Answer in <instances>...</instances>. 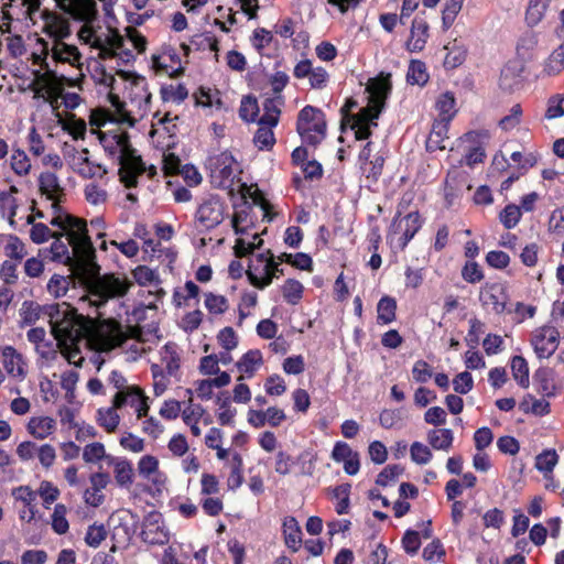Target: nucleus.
<instances>
[{"label":"nucleus","mask_w":564,"mask_h":564,"mask_svg":"<svg viewBox=\"0 0 564 564\" xmlns=\"http://www.w3.org/2000/svg\"><path fill=\"white\" fill-rule=\"evenodd\" d=\"M1 362L7 373L19 381L26 377V364L20 352L12 346L0 347Z\"/></svg>","instance_id":"6ab92c4d"},{"label":"nucleus","mask_w":564,"mask_h":564,"mask_svg":"<svg viewBox=\"0 0 564 564\" xmlns=\"http://www.w3.org/2000/svg\"><path fill=\"white\" fill-rule=\"evenodd\" d=\"M44 53L46 55H51L52 59L56 63H67L72 66H79L82 54L75 45H70L61 42H52L51 47H48V43H44Z\"/></svg>","instance_id":"412c9836"},{"label":"nucleus","mask_w":564,"mask_h":564,"mask_svg":"<svg viewBox=\"0 0 564 564\" xmlns=\"http://www.w3.org/2000/svg\"><path fill=\"white\" fill-rule=\"evenodd\" d=\"M110 457L106 453L105 445L100 442L89 443L83 448V459L87 464H97L105 458L109 460Z\"/></svg>","instance_id":"e433bc0d"},{"label":"nucleus","mask_w":564,"mask_h":564,"mask_svg":"<svg viewBox=\"0 0 564 564\" xmlns=\"http://www.w3.org/2000/svg\"><path fill=\"white\" fill-rule=\"evenodd\" d=\"M28 432L36 440H44L56 430V421L46 415L33 416L26 425Z\"/></svg>","instance_id":"cd10ccee"},{"label":"nucleus","mask_w":564,"mask_h":564,"mask_svg":"<svg viewBox=\"0 0 564 564\" xmlns=\"http://www.w3.org/2000/svg\"><path fill=\"white\" fill-rule=\"evenodd\" d=\"M259 112L256 98L247 96L241 100L239 116L245 121H254Z\"/></svg>","instance_id":"0e129e2a"},{"label":"nucleus","mask_w":564,"mask_h":564,"mask_svg":"<svg viewBox=\"0 0 564 564\" xmlns=\"http://www.w3.org/2000/svg\"><path fill=\"white\" fill-rule=\"evenodd\" d=\"M210 180L216 187H230L237 171L235 158L229 152H221L209 160Z\"/></svg>","instance_id":"ddd939ff"},{"label":"nucleus","mask_w":564,"mask_h":564,"mask_svg":"<svg viewBox=\"0 0 564 564\" xmlns=\"http://www.w3.org/2000/svg\"><path fill=\"white\" fill-rule=\"evenodd\" d=\"M132 275L140 285H152L158 284L159 282V276L156 272L145 265L137 267L132 271Z\"/></svg>","instance_id":"680f3d73"},{"label":"nucleus","mask_w":564,"mask_h":564,"mask_svg":"<svg viewBox=\"0 0 564 564\" xmlns=\"http://www.w3.org/2000/svg\"><path fill=\"white\" fill-rule=\"evenodd\" d=\"M107 538V530L104 524H91L85 534V543L90 547H98Z\"/></svg>","instance_id":"13d9d810"},{"label":"nucleus","mask_w":564,"mask_h":564,"mask_svg":"<svg viewBox=\"0 0 564 564\" xmlns=\"http://www.w3.org/2000/svg\"><path fill=\"white\" fill-rule=\"evenodd\" d=\"M117 392L115 393L112 401L115 402V406H118L120 410L123 408H131L137 416V420H142L147 416L150 405L149 398L145 395L144 391L138 386H118Z\"/></svg>","instance_id":"9b49d317"},{"label":"nucleus","mask_w":564,"mask_h":564,"mask_svg":"<svg viewBox=\"0 0 564 564\" xmlns=\"http://www.w3.org/2000/svg\"><path fill=\"white\" fill-rule=\"evenodd\" d=\"M262 364L263 358L260 350H249L246 352L236 364L240 372L237 381H242L245 378H252Z\"/></svg>","instance_id":"bb28decb"},{"label":"nucleus","mask_w":564,"mask_h":564,"mask_svg":"<svg viewBox=\"0 0 564 564\" xmlns=\"http://www.w3.org/2000/svg\"><path fill=\"white\" fill-rule=\"evenodd\" d=\"M246 273L253 286L264 289L272 283L273 278L282 275L283 270L279 268V262L274 261L271 251L267 250L251 260Z\"/></svg>","instance_id":"1a4fd4ad"},{"label":"nucleus","mask_w":564,"mask_h":564,"mask_svg":"<svg viewBox=\"0 0 564 564\" xmlns=\"http://www.w3.org/2000/svg\"><path fill=\"white\" fill-rule=\"evenodd\" d=\"M86 343L98 351H110L126 343L127 339H140L142 330L138 326L123 327L115 318H90Z\"/></svg>","instance_id":"423d86ee"},{"label":"nucleus","mask_w":564,"mask_h":564,"mask_svg":"<svg viewBox=\"0 0 564 564\" xmlns=\"http://www.w3.org/2000/svg\"><path fill=\"white\" fill-rule=\"evenodd\" d=\"M445 48L448 50L444 59V65L446 67L455 68L463 64L467 55V51L463 45L454 41L451 46H445Z\"/></svg>","instance_id":"a18cd8bd"},{"label":"nucleus","mask_w":564,"mask_h":564,"mask_svg":"<svg viewBox=\"0 0 564 564\" xmlns=\"http://www.w3.org/2000/svg\"><path fill=\"white\" fill-rule=\"evenodd\" d=\"M196 104L203 107H215L220 109L223 106V101L219 96L218 90H213L210 88L200 87L198 91L195 94Z\"/></svg>","instance_id":"a19ab883"},{"label":"nucleus","mask_w":564,"mask_h":564,"mask_svg":"<svg viewBox=\"0 0 564 564\" xmlns=\"http://www.w3.org/2000/svg\"><path fill=\"white\" fill-rule=\"evenodd\" d=\"M40 90L45 91L50 98H56L63 89V84L53 72H45L37 78Z\"/></svg>","instance_id":"c9c22d12"},{"label":"nucleus","mask_w":564,"mask_h":564,"mask_svg":"<svg viewBox=\"0 0 564 564\" xmlns=\"http://www.w3.org/2000/svg\"><path fill=\"white\" fill-rule=\"evenodd\" d=\"M397 303L389 296L382 297L378 303V321L382 324H389L395 318Z\"/></svg>","instance_id":"c03bdc74"},{"label":"nucleus","mask_w":564,"mask_h":564,"mask_svg":"<svg viewBox=\"0 0 564 564\" xmlns=\"http://www.w3.org/2000/svg\"><path fill=\"white\" fill-rule=\"evenodd\" d=\"M558 463V455L554 449H546L535 457V468L544 476L552 474Z\"/></svg>","instance_id":"58836bf2"},{"label":"nucleus","mask_w":564,"mask_h":564,"mask_svg":"<svg viewBox=\"0 0 564 564\" xmlns=\"http://www.w3.org/2000/svg\"><path fill=\"white\" fill-rule=\"evenodd\" d=\"M302 293L303 285L296 280L289 279L282 285L283 297L289 304H296L301 300Z\"/></svg>","instance_id":"603ef678"},{"label":"nucleus","mask_w":564,"mask_h":564,"mask_svg":"<svg viewBox=\"0 0 564 564\" xmlns=\"http://www.w3.org/2000/svg\"><path fill=\"white\" fill-rule=\"evenodd\" d=\"M141 536L144 542L153 545H162L169 541L170 533L162 514L150 513L144 519Z\"/></svg>","instance_id":"f3484780"},{"label":"nucleus","mask_w":564,"mask_h":564,"mask_svg":"<svg viewBox=\"0 0 564 564\" xmlns=\"http://www.w3.org/2000/svg\"><path fill=\"white\" fill-rule=\"evenodd\" d=\"M564 116V95H554L547 99L544 117L554 120Z\"/></svg>","instance_id":"4d7b16f0"},{"label":"nucleus","mask_w":564,"mask_h":564,"mask_svg":"<svg viewBox=\"0 0 564 564\" xmlns=\"http://www.w3.org/2000/svg\"><path fill=\"white\" fill-rule=\"evenodd\" d=\"M521 117L522 108L519 104H516L511 107L509 115L500 119L499 127L505 131H510L520 124Z\"/></svg>","instance_id":"69168bd1"},{"label":"nucleus","mask_w":564,"mask_h":564,"mask_svg":"<svg viewBox=\"0 0 564 564\" xmlns=\"http://www.w3.org/2000/svg\"><path fill=\"white\" fill-rule=\"evenodd\" d=\"M283 99L281 96L267 98L263 102V115L259 119V128L253 142L260 150L271 149L275 143L273 128L278 124Z\"/></svg>","instance_id":"6e6552de"},{"label":"nucleus","mask_w":564,"mask_h":564,"mask_svg":"<svg viewBox=\"0 0 564 564\" xmlns=\"http://www.w3.org/2000/svg\"><path fill=\"white\" fill-rule=\"evenodd\" d=\"M523 64L521 61H510L501 70L500 86L512 90L519 86L522 79Z\"/></svg>","instance_id":"c85d7f7f"},{"label":"nucleus","mask_w":564,"mask_h":564,"mask_svg":"<svg viewBox=\"0 0 564 564\" xmlns=\"http://www.w3.org/2000/svg\"><path fill=\"white\" fill-rule=\"evenodd\" d=\"M521 216V208L514 204H509L500 213L499 219L507 229H511L518 225Z\"/></svg>","instance_id":"5fc2aeb1"},{"label":"nucleus","mask_w":564,"mask_h":564,"mask_svg":"<svg viewBox=\"0 0 564 564\" xmlns=\"http://www.w3.org/2000/svg\"><path fill=\"white\" fill-rule=\"evenodd\" d=\"M18 189L15 187H11L9 192L0 193V215L8 219L9 225L11 227L15 226V218L25 219L26 224H33L34 215H20V205L15 194Z\"/></svg>","instance_id":"a211bd4d"},{"label":"nucleus","mask_w":564,"mask_h":564,"mask_svg":"<svg viewBox=\"0 0 564 564\" xmlns=\"http://www.w3.org/2000/svg\"><path fill=\"white\" fill-rule=\"evenodd\" d=\"M243 482L242 475V459L240 455L236 454L232 458L231 471L227 479V486L231 490H236Z\"/></svg>","instance_id":"bf43d9fd"},{"label":"nucleus","mask_w":564,"mask_h":564,"mask_svg":"<svg viewBox=\"0 0 564 564\" xmlns=\"http://www.w3.org/2000/svg\"><path fill=\"white\" fill-rule=\"evenodd\" d=\"M109 464L113 466V476L118 486L129 488L133 484L132 464L124 458L110 457Z\"/></svg>","instance_id":"c756f323"},{"label":"nucleus","mask_w":564,"mask_h":564,"mask_svg":"<svg viewBox=\"0 0 564 564\" xmlns=\"http://www.w3.org/2000/svg\"><path fill=\"white\" fill-rule=\"evenodd\" d=\"M110 476L104 471H97L89 476V488L84 491V501L90 507H99L105 500L102 490L109 485Z\"/></svg>","instance_id":"4be33fe9"},{"label":"nucleus","mask_w":564,"mask_h":564,"mask_svg":"<svg viewBox=\"0 0 564 564\" xmlns=\"http://www.w3.org/2000/svg\"><path fill=\"white\" fill-rule=\"evenodd\" d=\"M224 219V207L221 203L210 197L203 202L196 212V221L202 229H213Z\"/></svg>","instance_id":"dca6fc26"},{"label":"nucleus","mask_w":564,"mask_h":564,"mask_svg":"<svg viewBox=\"0 0 564 564\" xmlns=\"http://www.w3.org/2000/svg\"><path fill=\"white\" fill-rule=\"evenodd\" d=\"M392 88L391 75L381 73L379 76L368 80L366 91L368 95L367 107L351 117L350 128L357 140H366L371 134V127H376L386 99Z\"/></svg>","instance_id":"39448f33"},{"label":"nucleus","mask_w":564,"mask_h":564,"mask_svg":"<svg viewBox=\"0 0 564 564\" xmlns=\"http://www.w3.org/2000/svg\"><path fill=\"white\" fill-rule=\"evenodd\" d=\"M118 406L112 401L110 406L100 408L97 411L96 421L107 433H115L120 424V415Z\"/></svg>","instance_id":"7c9ffc66"},{"label":"nucleus","mask_w":564,"mask_h":564,"mask_svg":"<svg viewBox=\"0 0 564 564\" xmlns=\"http://www.w3.org/2000/svg\"><path fill=\"white\" fill-rule=\"evenodd\" d=\"M108 120V115L101 110H95L90 115L89 123L93 127L91 132L96 133L106 150L110 153H118L120 164V181L126 187H134L137 178L141 175L145 167L140 155L135 154V150L131 147L129 134L124 131L115 133H104L96 128H100Z\"/></svg>","instance_id":"7ed1b4c3"},{"label":"nucleus","mask_w":564,"mask_h":564,"mask_svg":"<svg viewBox=\"0 0 564 564\" xmlns=\"http://www.w3.org/2000/svg\"><path fill=\"white\" fill-rule=\"evenodd\" d=\"M51 225L63 230L53 238L50 252L53 261L68 265L84 275H95L99 267L95 262V248L88 236L86 221L69 214L54 215Z\"/></svg>","instance_id":"f257e3e1"},{"label":"nucleus","mask_w":564,"mask_h":564,"mask_svg":"<svg viewBox=\"0 0 564 564\" xmlns=\"http://www.w3.org/2000/svg\"><path fill=\"white\" fill-rule=\"evenodd\" d=\"M546 8V0H531L525 13L528 24L536 25L543 19Z\"/></svg>","instance_id":"3c124183"},{"label":"nucleus","mask_w":564,"mask_h":564,"mask_svg":"<svg viewBox=\"0 0 564 564\" xmlns=\"http://www.w3.org/2000/svg\"><path fill=\"white\" fill-rule=\"evenodd\" d=\"M447 123L436 122L426 140V149L430 152L446 149Z\"/></svg>","instance_id":"72a5a7b5"},{"label":"nucleus","mask_w":564,"mask_h":564,"mask_svg":"<svg viewBox=\"0 0 564 564\" xmlns=\"http://www.w3.org/2000/svg\"><path fill=\"white\" fill-rule=\"evenodd\" d=\"M511 371L516 381L523 388L529 386V367L525 359L514 356L511 360Z\"/></svg>","instance_id":"49530a36"},{"label":"nucleus","mask_w":564,"mask_h":564,"mask_svg":"<svg viewBox=\"0 0 564 564\" xmlns=\"http://www.w3.org/2000/svg\"><path fill=\"white\" fill-rule=\"evenodd\" d=\"M283 534L285 544L293 551H297L302 543V531L295 518L288 517L284 519Z\"/></svg>","instance_id":"473e14b6"},{"label":"nucleus","mask_w":564,"mask_h":564,"mask_svg":"<svg viewBox=\"0 0 564 564\" xmlns=\"http://www.w3.org/2000/svg\"><path fill=\"white\" fill-rule=\"evenodd\" d=\"M455 104V98L451 93H444L437 98L435 107L441 118L438 122L448 123L456 112Z\"/></svg>","instance_id":"f704fd0d"},{"label":"nucleus","mask_w":564,"mask_h":564,"mask_svg":"<svg viewBox=\"0 0 564 564\" xmlns=\"http://www.w3.org/2000/svg\"><path fill=\"white\" fill-rule=\"evenodd\" d=\"M44 315L48 318L57 345L86 340L90 318L78 314L68 303L45 305Z\"/></svg>","instance_id":"20e7f679"},{"label":"nucleus","mask_w":564,"mask_h":564,"mask_svg":"<svg viewBox=\"0 0 564 564\" xmlns=\"http://www.w3.org/2000/svg\"><path fill=\"white\" fill-rule=\"evenodd\" d=\"M479 299L486 310L496 314H501L506 311L508 294L502 283H486L480 290Z\"/></svg>","instance_id":"2eb2a0df"},{"label":"nucleus","mask_w":564,"mask_h":564,"mask_svg":"<svg viewBox=\"0 0 564 564\" xmlns=\"http://www.w3.org/2000/svg\"><path fill=\"white\" fill-rule=\"evenodd\" d=\"M138 474L141 478L151 481L154 486H164L166 477L160 470L159 458L154 455H143L137 464Z\"/></svg>","instance_id":"5701e85b"},{"label":"nucleus","mask_w":564,"mask_h":564,"mask_svg":"<svg viewBox=\"0 0 564 564\" xmlns=\"http://www.w3.org/2000/svg\"><path fill=\"white\" fill-rule=\"evenodd\" d=\"M67 508L62 505L57 503L54 508L53 514H52V529L57 534H65L68 529L69 524L66 519Z\"/></svg>","instance_id":"8fccbe9b"},{"label":"nucleus","mask_w":564,"mask_h":564,"mask_svg":"<svg viewBox=\"0 0 564 564\" xmlns=\"http://www.w3.org/2000/svg\"><path fill=\"white\" fill-rule=\"evenodd\" d=\"M332 457L338 463H344V469L349 475H355L359 470V455L354 452L346 443L338 442L334 446Z\"/></svg>","instance_id":"a878e982"},{"label":"nucleus","mask_w":564,"mask_h":564,"mask_svg":"<svg viewBox=\"0 0 564 564\" xmlns=\"http://www.w3.org/2000/svg\"><path fill=\"white\" fill-rule=\"evenodd\" d=\"M131 281L121 274H104L95 278L88 285L87 300L91 305L100 307L111 299L124 296L131 288Z\"/></svg>","instance_id":"0eeeda50"},{"label":"nucleus","mask_w":564,"mask_h":564,"mask_svg":"<svg viewBox=\"0 0 564 564\" xmlns=\"http://www.w3.org/2000/svg\"><path fill=\"white\" fill-rule=\"evenodd\" d=\"M37 492L42 498L45 508H48L53 502H55L59 496V489L47 480H43L40 484Z\"/></svg>","instance_id":"052dcab7"},{"label":"nucleus","mask_w":564,"mask_h":564,"mask_svg":"<svg viewBox=\"0 0 564 564\" xmlns=\"http://www.w3.org/2000/svg\"><path fill=\"white\" fill-rule=\"evenodd\" d=\"M205 306L212 314H223L228 308V301L223 295L208 293L205 296Z\"/></svg>","instance_id":"774afa93"},{"label":"nucleus","mask_w":564,"mask_h":564,"mask_svg":"<svg viewBox=\"0 0 564 564\" xmlns=\"http://www.w3.org/2000/svg\"><path fill=\"white\" fill-rule=\"evenodd\" d=\"M430 25L423 18L416 17L413 19L409 39L405 42V47L411 53L421 52L429 40Z\"/></svg>","instance_id":"b1692460"},{"label":"nucleus","mask_w":564,"mask_h":564,"mask_svg":"<svg viewBox=\"0 0 564 564\" xmlns=\"http://www.w3.org/2000/svg\"><path fill=\"white\" fill-rule=\"evenodd\" d=\"M43 32L53 39V42H61L70 35V28L67 20L55 14H44Z\"/></svg>","instance_id":"393cba45"},{"label":"nucleus","mask_w":564,"mask_h":564,"mask_svg":"<svg viewBox=\"0 0 564 564\" xmlns=\"http://www.w3.org/2000/svg\"><path fill=\"white\" fill-rule=\"evenodd\" d=\"M4 252L9 258L15 260H22L26 254L23 241L17 236L12 235L7 236Z\"/></svg>","instance_id":"6e6d98bb"},{"label":"nucleus","mask_w":564,"mask_h":564,"mask_svg":"<svg viewBox=\"0 0 564 564\" xmlns=\"http://www.w3.org/2000/svg\"><path fill=\"white\" fill-rule=\"evenodd\" d=\"M403 471L404 468L401 465H389L378 475L376 482L386 487L394 482Z\"/></svg>","instance_id":"e2e57ef3"},{"label":"nucleus","mask_w":564,"mask_h":564,"mask_svg":"<svg viewBox=\"0 0 564 564\" xmlns=\"http://www.w3.org/2000/svg\"><path fill=\"white\" fill-rule=\"evenodd\" d=\"M218 409L216 412L217 420L221 425H231L234 423L237 410L231 406L228 398L217 400Z\"/></svg>","instance_id":"864d4df0"},{"label":"nucleus","mask_w":564,"mask_h":564,"mask_svg":"<svg viewBox=\"0 0 564 564\" xmlns=\"http://www.w3.org/2000/svg\"><path fill=\"white\" fill-rule=\"evenodd\" d=\"M464 0H447L445 2L443 12H442V24L444 30H448L459 11L462 10Z\"/></svg>","instance_id":"de8ad7c7"},{"label":"nucleus","mask_w":564,"mask_h":564,"mask_svg":"<svg viewBox=\"0 0 564 564\" xmlns=\"http://www.w3.org/2000/svg\"><path fill=\"white\" fill-rule=\"evenodd\" d=\"M188 96V90L182 84H171L162 87L161 97L165 102L181 104Z\"/></svg>","instance_id":"ea45409f"},{"label":"nucleus","mask_w":564,"mask_h":564,"mask_svg":"<svg viewBox=\"0 0 564 564\" xmlns=\"http://www.w3.org/2000/svg\"><path fill=\"white\" fill-rule=\"evenodd\" d=\"M62 129L68 132L75 140L84 139L86 134V122L83 119L76 118L74 115L59 119Z\"/></svg>","instance_id":"4c0bfd02"},{"label":"nucleus","mask_w":564,"mask_h":564,"mask_svg":"<svg viewBox=\"0 0 564 564\" xmlns=\"http://www.w3.org/2000/svg\"><path fill=\"white\" fill-rule=\"evenodd\" d=\"M406 78L412 85H424L429 80L425 64L420 61H412L409 66Z\"/></svg>","instance_id":"09e8293b"},{"label":"nucleus","mask_w":564,"mask_h":564,"mask_svg":"<svg viewBox=\"0 0 564 564\" xmlns=\"http://www.w3.org/2000/svg\"><path fill=\"white\" fill-rule=\"evenodd\" d=\"M326 123L321 110L306 106L297 118V132L310 144L319 143L325 137Z\"/></svg>","instance_id":"9d476101"},{"label":"nucleus","mask_w":564,"mask_h":564,"mask_svg":"<svg viewBox=\"0 0 564 564\" xmlns=\"http://www.w3.org/2000/svg\"><path fill=\"white\" fill-rule=\"evenodd\" d=\"M411 458L419 465H425L432 459L431 449L421 442H414L410 447Z\"/></svg>","instance_id":"338daca9"},{"label":"nucleus","mask_w":564,"mask_h":564,"mask_svg":"<svg viewBox=\"0 0 564 564\" xmlns=\"http://www.w3.org/2000/svg\"><path fill=\"white\" fill-rule=\"evenodd\" d=\"M39 187L42 195L52 202L54 215L65 214L61 209V203L65 197V189L58 176L53 172H42L39 176Z\"/></svg>","instance_id":"4468645a"},{"label":"nucleus","mask_w":564,"mask_h":564,"mask_svg":"<svg viewBox=\"0 0 564 564\" xmlns=\"http://www.w3.org/2000/svg\"><path fill=\"white\" fill-rule=\"evenodd\" d=\"M58 8L83 21L85 24L78 31V37L93 48L98 50L101 59L117 56V51L123 45V37L113 29L97 31L90 25L96 20L98 11L94 0H55Z\"/></svg>","instance_id":"f03ea898"},{"label":"nucleus","mask_w":564,"mask_h":564,"mask_svg":"<svg viewBox=\"0 0 564 564\" xmlns=\"http://www.w3.org/2000/svg\"><path fill=\"white\" fill-rule=\"evenodd\" d=\"M530 344L538 358L547 359L558 347L560 332L551 325L536 327L531 333Z\"/></svg>","instance_id":"f8f14e48"},{"label":"nucleus","mask_w":564,"mask_h":564,"mask_svg":"<svg viewBox=\"0 0 564 564\" xmlns=\"http://www.w3.org/2000/svg\"><path fill=\"white\" fill-rule=\"evenodd\" d=\"M182 420L196 437L202 435L200 422L206 426L212 423V417L207 411L200 404L194 403L192 398H189L188 404L182 411Z\"/></svg>","instance_id":"aec40b11"},{"label":"nucleus","mask_w":564,"mask_h":564,"mask_svg":"<svg viewBox=\"0 0 564 564\" xmlns=\"http://www.w3.org/2000/svg\"><path fill=\"white\" fill-rule=\"evenodd\" d=\"M10 164L14 173L19 176H25L31 171V161L28 154L20 149H17L12 152Z\"/></svg>","instance_id":"37998d69"},{"label":"nucleus","mask_w":564,"mask_h":564,"mask_svg":"<svg viewBox=\"0 0 564 564\" xmlns=\"http://www.w3.org/2000/svg\"><path fill=\"white\" fill-rule=\"evenodd\" d=\"M454 433L449 429L431 430L427 433L429 444L437 451L448 452L452 448Z\"/></svg>","instance_id":"2f4dec72"},{"label":"nucleus","mask_w":564,"mask_h":564,"mask_svg":"<svg viewBox=\"0 0 564 564\" xmlns=\"http://www.w3.org/2000/svg\"><path fill=\"white\" fill-rule=\"evenodd\" d=\"M400 226L403 227V242L402 247H405L408 242L414 237L417 230L421 228V220L417 213H410L401 219Z\"/></svg>","instance_id":"79ce46f5"}]
</instances>
